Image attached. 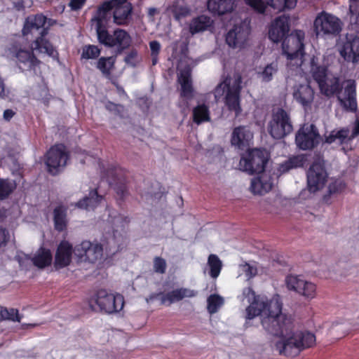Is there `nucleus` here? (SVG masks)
Listing matches in <instances>:
<instances>
[{
  "label": "nucleus",
  "mask_w": 359,
  "mask_h": 359,
  "mask_svg": "<svg viewBox=\"0 0 359 359\" xmlns=\"http://www.w3.org/2000/svg\"><path fill=\"white\" fill-rule=\"evenodd\" d=\"M283 302L278 294L269 301L255 299L246 309L247 318L261 316L262 325L269 334L286 337L276 343V349L280 355H287L292 348V320L290 316L283 313Z\"/></svg>",
  "instance_id": "1"
},
{
  "label": "nucleus",
  "mask_w": 359,
  "mask_h": 359,
  "mask_svg": "<svg viewBox=\"0 0 359 359\" xmlns=\"http://www.w3.org/2000/svg\"><path fill=\"white\" fill-rule=\"evenodd\" d=\"M111 4L108 1L102 3L97 7L92 21L95 22L99 43L107 48H116V55H121L131 46L132 37L126 30L121 28L115 29L112 34L109 32L107 24L113 11Z\"/></svg>",
  "instance_id": "2"
},
{
  "label": "nucleus",
  "mask_w": 359,
  "mask_h": 359,
  "mask_svg": "<svg viewBox=\"0 0 359 359\" xmlns=\"http://www.w3.org/2000/svg\"><path fill=\"white\" fill-rule=\"evenodd\" d=\"M268 160L266 151L260 149H250L241 158V170L250 175L261 174L251 182L250 190L255 194L263 195L271 191L273 186V178L262 173Z\"/></svg>",
  "instance_id": "3"
},
{
  "label": "nucleus",
  "mask_w": 359,
  "mask_h": 359,
  "mask_svg": "<svg viewBox=\"0 0 359 359\" xmlns=\"http://www.w3.org/2000/svg\"><path fill=\"white\" fill-rule=\"evenodd\" d=\"M323 94L327 97L336 95L340 105L346 111H355L357 109L355 81L348 79L341 84L339 79L329 76L320 86Z\"/></svg>",
  "instance_id": "4"
},
{
  "label": "nucleus",
  "mask_w": 359,
  "mask_h": 359,
  "mask_svg": "<svg viewBox=\"0 0 359 359\" xmlns=\"http://www.w3.org/2000/svg\"><path fill=\"white\" fill-rule=\"evenodd\" d=\"M46 20L47 18L42 13L28 16L25 19L22 33L23 36H27L34 30H40L39 36L33 42V49L53 57L55 54L58 53L52 43L46 39L48 33V28L44 27Z\"/></svg>",
  "instance_id": "5"
},
{
  "label": "nucleus",
  "mask_w": 359,
  "mask_h": 359,
  "mask_svg": "<svg viewBox=\"0 0 359 359\" xmlns=\"http://www.w3.org/2000/svg\"><path fill=\"white\" fill-rule=\"evenodd\" d=\"M293 316H303L307 313V306L311 299L316 294V286L314 283L306 280L302 276L293 277Z\"/></svg>",
  "instance_id": "6"
},
{
  "label": "nucleus",
  "mask_w": 359,
  "mask_h": 359,
  "mask_svg": "<svg viewBox=\"0 0 359 359\" xmlns=\"http://www.w3.org/2000/svg\"><path fill=\"white\" fill-rule=\"evenodd\" d=\"M69 153L64 144H55L45 154L47 172L51 175H58L66 166Z\"/></svg>",
  "instance_id": "7"
},
{
  "label": "nucleus",
  "mask_w": 359,
  "mask_h": 359,
  "mask_svg": "<svg viewBox=\"0 0 359 359\" xmlns=\"http://www.w3.org/2000/svg\"><path fill=\"white\" fill-rule=\"evenodd\" d=\"M129 222L130 218L127 216L119 215L114 218V223H119L121 224V232H119L118 229H115L112 235L106 238V241L102 245L107 255H114L126 247L128 241L124 229Z\"/></svg>",
  "instance_id": "8"
},
{
  "label": "nucleus",
  "mask_w": 359,
  "mask_h": 359,
  "mask_svg": "<svg viewBox=\"0 0 359 359\" xmlns=\"http://www.w3.org/2000/svg\"><path fill=\"white\" fill-rule=\"evenodd\" d=\"M241 82V76L240 75L235 79L232 85H231L230 77H226L217 88V90H218L219 88H222V93L226 91L224 97L225 104L229 111L235 112L236 116H238L242 111L240 104Z\"/></svg>",
  "instance_id": "9"
},
{
  "label": "nucleus",
  "mask_w": 359,
  "mask_h": 359,
  "mask_svg": "<svg viewBox=\"0 0 359 359\" xmlns=\"http://www.w3.org/2000/svg\"><path fill=\"white\" fill-rule=\"evenodd\" d=\"M337 48L346 62L353 64L359 62V36L357 34L340 35L337 41Z\"/></svg>",
  "instance_id": "10"
},
{
  "label": "nucleus",
  "mask_w": 359,
  "mask_h": 359,
  "mask_svg": "<svg viewBox=\"0 0 359 359\" xmlns=\"http://www.w3.org/2000/svg\"><path fill=\"white\" fill-rule=\"evenodd\" d=\"M290 30L289 18L285 15L276 18L269 30V37L274 43L283 41L282 53L288 60H292V52L289 50V45L287 43V35Z\"/></svg>",
  "instance_id": "11"
},
{
  "label": "nucleus",
  "mask_w": 359,
  "mask_h": 359,
  "mask_svg": "<svg viewBox=\"0 0 359 359\" xmlns=\"http://www.w3.org/2000/svg\"><path fill=\"white\" fill-rule=\"evenodd\" d=\"M313 29L317 36H336L341 31L342 22L336 16L323 11L316 16Z\"/></svg>",
  "instance_id": "12"
},
{
  "label": "nucleus",
  "mask_w": 359,
  "mask_h": 359,
  "mask_svg": "<svg viewBox=\"0 0 359 359\" xmlns=\"http://www.w3.org/2000/svg\"><path fill=\"white\" fill-rule=\"evenodd\" d=\"M328 177L325 161L317 155L307 172L308 187L310 191L316 192L325 186Z\"/></svg>",
  "instance_id": "13"
},
{
  "label": "nucleus",
  "mask_w": 359,
  "mask_h": 359,
  "mask_svg": "<svg viewBox=\"0 0 359 359\" xmlns=\"http://www.w3.org/2000/svg\"><path fill=\"white\" fill-rule=\"evenodd\" d=\"M102 177L106 178L109 184L113 187L116 194L123 199L126 195V170L120 166L111 164L102 170Z\"/></svg>",
  "instance_id": "14"
},
{
  "label": "nucleus",
  "mask_w": 359,
  "mask_h": 359,
  "mask_svg": "<svg viewBox=\"0 0 359 359\" xmlns=\"http://www.w3.org/2000/svg\"><path fill=\"white\" fill-rule=\"evenodd\" d=\"M91 301H93L98 306L101 311L107 313L118 312L124 305L122 295H114L103 289L98 290Z\"/></svg>",
  "instance_id": "15"
},
{
  "label": "nucleus",
  "mask_w": 359,
  "mask_h": 359,
  "mask_svg": "<svg viewBox=\"0 0 359 359\" xmlns=\"http://www.w3.org/2000/svg\"><path fill=\"white\" fill-rule=\"evenodd\" d=\"M292 129L290 117L287 112L282 108H279L273 112L272 118L268 126V131L271 136L276 140H280L288 134Z\"/></svg>",
  "instance_id": "16"
},
{
  "label": "nucleus",
  "mask_w": 359,
  "mask_h": 359,
  "mask_svg": "<svg viewBox=\"0 0 359 359\" xmlns=\"http://www.w3.org/2000/svg\"><path fill=\"white\" fill-rule=\"evenodd\" d=\"M103 245L98 243L83 241L74 247L75 255L81 261L95 263L102 257Z\"/></svg>",
  "instance_id": "17"
},
{
  "label": "nucleus",
  "mask_w": 359,
  "mask_h": 359,
  "mask_svg": "<svg viewBox=\"0 0 359 359\" xmlns=\"http://www.w3.org/2000/svg\"><path fill=\"white\" fill-rule=\"evenodd\" d=\"M9 52L16 58L20 69L31 70L40 64V60L34 55L32 50L23 49L18 43L11 44Z\"/></svg>",
  "instance_id": "18"
},
{
  "label": "nucleus",
  "mask_w": 359,
  "mask_h": 359,
  "mask_svg": "<svg viewBox=\"0 0 359 359\" xmlns=\"http://www.w3.org/2000/svg\"><path fill=\"white\" fill-rule=\"evenodd\" d=\"M320 135L314 124H304L295 137L297 145L303 150L311 149L319 142Z\"/></svg>",
  "instance_id": "19"
},
{
  "label": "nucleus",
  "mask_w": 359,
  "mask_h": 359,
  "mask_svg": "<svg viewBox=\"0 0 359 359\" xmlns=\"http://www.w3.org/2000/svg\"><path fill=\"white\" fill-rule=\"evenodd\" d=\"M74 248L67 241H62L57 245L54 260V266L60 269L68 266L72 262V256Z\"/></svg>",
  "instance_id": "20"
},
{
  "label": "nucleus",
  "mask_w": 359,
  "mask_h": 359,
  "mask_svg": "<svg viewBox=\"0 0 359 359\" xmlns=\"http://www.w3.org/2000/svg\"><path fill=\"white\" fill-rule=\"evenodd\" d=\"M305 32L301 29L293 30V66L302 67L306 55L304 46Z\"/></svg>",
  "instance_id": "21"
},
{
  "label": "nucleus",
  "mask_w": 359,
  "mask_h": 359,
  "mask_svg": "<svg viewBox=\"0 0 359 359\" xmlns=\"http://www.w3.org/2000/svg\"><path fill=\"white\" fill-rule=\"evenodd\" d=\"M103 200L104 196L99 194L97 189L95 188L90 190L88 195L78 201L76 203L75 206L79 209L87 211L94 210L100 205Z\"/></svg>",
  "instance_id": "22"
},
{
  "label": "nucleus",
  "mask_w": 359,
  "mask_h": 359,
  "mask_svg": "<svg viewBox=\"0 0 359 359\" xmlns=\"http://www.w3.org/2000/svg\"><path fill=\"white\" fill-rule=\"evenodd\" d=\"M252 138V134L245 126H238L233 129L231 142L241 150L249 147V142Z\"/></svg>",
  "instance_id": "23"
},
{
  "label": "nucleus",
  "mask_w": 359,
  "mask_h": 359,
  "mask_svg": "<svg viewBox=\"0 0 359 359\" xmlns=\"http://www.w3.org/2000/svg\"><path fill=\"white\" fill-rule=\"evenodd\" d=\"M235 6L234 0H208L207 2L208 10L218 16L231 13Z\"/></svg>",
  "instance_id": "24"
},
{
  "label": "nucleus",
  "mask_w": 359,
  "mask_h": 359,
  "mask_svg": "<svg viewBox=\"0 0 359 359\" xmlns=\"http://www.w3.org/2000/svg\"><path fill=\"white\" fill-rule=\"evenodd\" d=\"M197 292L185 287H180L173 290L163 295L161 298V304L164 305L168 303V305L174 302H180L184 297H194L196 296Z\"/></svg>",
  "instance_id": "25"
},
{
  "label": "nucleus",
  "mask_w": 359,
  "mask_h": 359,
  "mask_svg": "<svg viewBox=\"0 0 359 359\" xmlns=\"http://www.w3.org/2000/svg\"><path fill=\"white\" fill-rule=\"evenodd\" d=\"M316 341V337L308 331H299L293 334V348L297 349L298 355L302 351L312 346Z\"/></svg>",
  "instance_id": "26"
},
{
  "label": "nucleus",
  "mask_w": 359,
  "mask_h": 359,
  "mask_svg": "<svg viewBox=\"0 0 359 359\" xmlns=\"http://www.w3.org/2000/svg\"><path fill=\"white\" fill-rule=\"evenodd\" d=\"M133 10L132 4L113 8L114 22L118 26H128L132 20Z\"/></svg>",
  "instance_id": "27"
},
{
  "label": "nucleus",
  "mask_w": 359,
  "mask_h": 359,
  "mask_svg": "<svg viewBox=\"0 0 359 359\" xmlns=\"http://www.w3.org/2000/svg\"><path fill=\"white\" fill-rule=\"evenodd\" d=\"M248 32L244 30L241 25H234L226 35V43L233 48H236L240 43H243L248 36Z\"/></svg>",
  "instance_id": "28"
},
{
  "label": "nucleus",
  "mask_w": 359,
  "mask_h": 359,
  "mask_svg": "<svg viewBox=\"0 0 359 359\" xmlns=\"http://www.w3.org/2000/svg\"><path fill=\"white\" fill-rule=\"evenodd\" d=\"M53 261V255L50 250L41 247L32 258L33 264L39 269H45L50 266Z\"/></svg>",
  "instance_id": "29"
},
{
  "label": "nucleus",
  "mask_w": 359,
  "mask_h": 359,
  "mask_svg": "<svg viewBox=\"0 0 359 359\" xmlns=\"http://www.w3.org/2000/svg\"><path fill=\"white\" fill-rule=\"evenodd\" d=\"M355 137H351V133L348 128H343L339 130L334 129L325 136V142L332 144L338 141L340 144L348 143Z\"/></svg>",
  "instance_id": "30"
},
{
  "label": "nucleus",
  "mask_w": 359,
  "mask_h": 359,
  "mask_svg": "<svg viewBox=\"0 0 359 359\" xmlns=\"http://www.w3.org/2000/svg\"><path fill=\"white\" fill-rule=\"evenodd\" d=\"M53 222L55 229L59 232L64 231L67 227L68 220L67 208L62 205H58L53 210Z\"/></svg>",
  "instance_id": "31"
},
{
  "label": "nucleus",
  "mask_w": 359,
  "mask_h": 359,
  "mask_svg": "<svg viewBox=\"0 0 359 359\" xmlns=\"http://www.w3.org/2000/svg\"><path fill=\"white\" fill-rule=\"evenodd\" d=\"M293 97L302 106H309L313 100V91L309 85H300L293 93Z\"/></svg>",
  "instance_id": "32"
},
{
  "label": "nucleus",
  "mask_w": 359,
  "mask_h": 359,
  "mask_svg": "<svg viewBox=\"0 0 359 359\" xmlns=\"http://www.w3.org/2000/svg\"><path fill=\"white\" fill-rule=\"evenodd\" d=\"M212 25L210 18L204 15L194 18L189 25V32L192 35L207 30Z\"/></svg>",
  "instance_id": "33"
},
{
  "label": "nucleus",
  "mask_w": 359,
  "mask_h": 359,
  "mask_svg": "<svg viewBox=\"0 0 359 359\" xmlns=\"http://www.w3.org/2000/svg\"><path fill=\"white\" fill-rule=\"evenodd\" d=\"M115 63L116 57L114 56L100 57L96 63V68L99 69L106 78H109L115 67Z\"/></svg>",
  "instance_id": "34"
},
{
  "label": "nucleus",
  "mask_w": 359,
  "mask_h": 359,
  "mask_svg": "<svg viewBox=\"0 0 359 359\" xmlns=\"http://www.w3.org/2000/svg\"><path fill=\"white\" fill-rule=\"evenodd\" d=\"M192 117L194 123L200 125L210 121L209 107L205 104H198L193 109Z\"/></svg>",
  "instance_id": "35"
},
{
  "label": "nucleus",
  "mask_w": 359,
  "mask_h": 359,
  "mask_svg": "<svg viewBox=\"0 0 359 359\" xmlns=\"http://www.w3.org/2000/svg\"><path fill=\"white\" fill-rule=\"evenodd\" d=\"M16 186L13 180L0 179V201L7 198L16 189Z\"/></svg>",
  "instance_id": "36"
},
{
  "label": "nucleus",
  "mask_w": 359,
  "mask_h": 359,
  "mask_svg": "<svg viewBox=\"0 0 359 359\" xmlns=\"http://www.w3.org/2000/svg\"><path fill=\"white\" fill-rule=\"evenodd\" d=\"M208 265L210 267V276L213 278H217L222 268V261L218 256L214 254L210 255L208 259Z\"/></svg>",
  "instance_id": "37"
},
{
  "label": "nucleus",
  "mask_w": 359,
  "mask_h": 359,
  "mask_svg": "<svg viewBox=\"0 0 359 359\" xmlns=\"http://www.w3.org/2000/svg\"><path fill=\"white\" fill-rule=\"evenodd\" d=\"M311 72L313 79L317 82L318 86L329 76L327 68L325 66H319L311 61Z\"/></svg>",
  "instance_id": "38"
},
{
  "label": "nucleus",
  "mask_w": 359,
  "mask_h": 359,
  "mask_svg": "<svg viewBox=\"0 0 359 359\" xmlns=\"http://www.w3.org/2000/svg\"><path fill=\"white\" fill-rule=\"evenodd\" d=\"M101 53V49L96 45H86L82 48L81 58L97 59Z\"/></svg>",
  "instance_id": "39"
},
{
  "label": "nucleus",
  "mask_w": 359,
  "mask_h": 359,
  "mask_svg": "<svg viewBox=\"0 0 359 359\" xmlns=\"http://www.w3.org/2000/svg\"><path fill=\"white\" fill-rule=\"evenodd\" d=\"M208 311L210 314L215 313L223 304V299L218 294H210L208 299Z\"/></svg>",
  "instance_id": "40"
},
{
  "label": "nucleus",
  "mask_w": 359,
  "mask_h": 359,
  "mask_svg": "<svg viewBox=\"0 0 359 359\" xmlns=\"http://www.w3.org/2000/svg\"><path fill=\"white\" fill-rule=\"evenodd\" d=\"M0 315L4 320H9L13 322H20L21 320L19 311L16 309H1L0 311Z\"/></svg>",
  "instance_id": "41"
},
{
  "label": "nucleus",
  "mask_w": 359,
  "mask_h": 359,
  "mask_svg": "<svg viewBox=\"0 0 359 359\" xmlns=\"http://www.w3.org/2000/svg\"><path fill=\"white\" fill-rule=\"evenodd\" d=\"M266 6H269L276 12H280L285 8H290V0H266Z\"/></svg>",
  "instance_id": "42"
},
{
  "label": "nucleus",
  "mask_w": 359,
  "mask_h": 359,
  "mask_svg": "<svg viewBox=\"0 0 359 359\" xmlns=\"http://www.w3.org/2000/svg\"><path fill=\"white\" fill-rule=\"evenodd\" d=\"M244 1L258 13L264 14L266 11V4L263 0H244Z\"/></svg>",
  "instance_id": "43"
},
{
  "label": "nucleus",
  "mask_w": 359,
  "mask_h": 359,
  "mask_svg": "<svg viewBox=\"0 0 359 359\" xmlns=\"http://www.w3.org/2000/svg\"><path fill=\"white\" fill-rule=\"evenodd\" d=\"M154 271L160 274L165 273L167 264L165 260L161 257H155L154 258Z\"/></svg>",
  "instance_id": "44"
},
{
  "label": "nucleus",
  "mask_w": 359,
  "mask_h": 359,
  "mask_svg": "<svg viewBox=\"0 0 359 359\" xmlns=\"http://www.w3.org/2000/svg\"><path fill=\"white\" fill-rule=\"evenodd\" d=\"M277 72V65L271 63L266 66L262 72L263 81L268 82L272 79L273 74Z\"/></svg>",
  "instance_id": "45"
},
{
  "label": "nucleus",
  "mask_w": 359,
  "mask_h": 359,
  "mask_svg": "<svg viewBox=\"0 0 359 359\" xmlns=\"http://www.w3.org/2000/svg\"><path fill=\"white\" fill-rule=\"evenodd\" d=\"M180 95L182 97L191 98L193 96L194 88L192 81L186 83H182Z\"/></svg>",
  "instance_id": "46"
},
{
  "label": "nucleus",
  "mask_w": 359,
  "mask_h": 359,
  "mask_svg": "<svg viewBox=\"0 0 359 359\" xmlns=\"http://www.w3.org/2000/svg\"><path fill=\"white\" fill-rule=\"evenodd\" d=\"M172 12H173L175 18L177 20H180L182 18H184L189 15V9L186 6H175L173 8Z\"/></svg>",
  "instance_id": "47"
},
{
  "label": "nucleus",
  "mask_w": 359,
  "mask_h": 359,
  "mask_svg": "<svg viewBox=\"0 0 359 359\" xmlns=\"http://www.w3.org/2000/svg\"><path fill=\"white\" fill-rule=\"evenodd\" d=\"M105 108L109 111H113L117 115H121L123 111V106L119 104H116L111 101H107L105 104Z\"/></svg>",
  "instance_id": "48"
},
{
  "label": "nucleus",
  "mask_w": 359,
  "mask_h": 359,
  "mask_svg": "<svg viewBox=\"0 0 359 359\" xmlns=\"http://www.w3.org/2000/svg\"><path fill=\"white\" fill-rule=\"evenodd\" d=\"M190 81H191V70L188 68L182 69L178 76V82L182 85V83H186Z\"/></svg>",
  "instance_id": "49"
},
{
  "label": "nucleus",
  "mask_w": 359,
  "mask_h": 359,
  "mask_svg": "<svg viewBox=\"0 0 359 359\" xmlns=\"http://www.w3.org/2000/svg\"><path fill=\"white\" fill-rule=\"evenodd\" d=\"M10 240V234L6 228L0 226V248L5 247Z\"/></svg>",
  "instance_id": "50"
},
{
  "label": "nucleus",
  "mask_w": 359,
  "mask_h": 359,
  "mask_svg": "<svg viewBox=\"0 0 359 359\" xmlns=\"http://www.w3.org/2000/svg\"><path fill=\"white\" fill-rule=\"evenodd\" d=\"M137 56V51L135 49H132L124 57V62L126 64L130 65L133 67L135 66V63L134 62L135 59Z\"/></svg>",
  "instance_id": "51"
},
{
  "label": "nucleus",
  "mask_w": 359,
  "mask_h": 359,
  "mask_svg": "<svg viewBox=\"0 0 359 359\" xmlns=\"http://www.w3.org/2000/svg\"><path fill=\"white\" fill-rule=\"evenodd\" d=\"M86 0H70L69 6L72 11H79L85 5Z\"/></svg>",
  "instance_id": "52"
},
{
  "label": "nucleus",
  "mask_w": 359,
  "mask_h": 359,
  "mask_svg": "<svg viewBox=\"0 0 359 359\" xmlns=\"http://www.w3.org/2000/svg\"><path fill=\"white\" fill-rule=\"evenodd\" d=\"M243 271L249 278L255 276L257 274V269L247 263L243 266Z\"/></svg>",
  "instance_id": "53"
},
{
  "label": "nucleus",
  "mask_w": 359,
  "mask_h": 359,
  "mask_svg": "<svg viewBox=\"0 0 359 359\" xmlns=\"http://www.w3.org/2000/svg\"><path fill=\"white\" fill-rule=\"evenodd\" d=\"M151 55H158L161 50V44L157 41H152L149 43Z\"/></svg>",
  "instance_id": "54"
},
{
  "label": "nucleus",
  "mask_w": 359,
  "mask_h": 359,
  "mask_svg": "<svg viewBox=\"0 0 359 359\" xmlns=\"http://www.w3.org/2000/svg\"><path fill=\"white\" fill-rule=\"evenodd\" d=\"M163 295H165V294L162 292L151 293L146 298V302L147 303L150 304L156 299H159L161 301V298Z\"/></svg>",
  "instance_id": "55"
},
{
  "label": "nucleus",
  "mask_w": 359,
  "mask_h": 359,
  "mask_svg": "<svg viewBox=\"0 0 359 359\" xmlns=\"http://www.w3.org/2000/svg\"><path fill=\"white\" fill-rule=\"evenodd\" d=\"M15 112L12 109H8L4 111L3 117L4 120L9 121L14 116Z\"/></svg>",
  "instance_id": "56"
},
{
  "label": "nucleus",
  "mask_w": 359,
  "mask_h": 359,
  "mask_svg": "<svg viewBox=\"0 0 359 359\" xmlns=\"http://www.w3.org/2000/svg\"><path fill=\"white\" fill-rule=\"evenodd\" d=\"M108 1L111 2V5L113 8H116V6H125L126 4H130L128 1V0H108Z\"/></svg>",
  "instance_id": "57"
},
{
  "label": "nucleus",
  "mask_w": 359,
  "mask_h": 359,
  "mask_svg": "<svg viewBox=\"0 0 359 359\" xmlns=\"http://www.w3.org/2000/svg\"><path fill=\"white\" fill-rule=\"evenodd\" d=\"M304 161L305 158L304 156H293V167L301 166Z\"/></svg>",
  "instance_id": "58"
},
{
  "label": "nucleus",
  "mask_w": 359,
  "mask_h": 359,
  "mask_svg": "<svg viewBox=\"0 0 359 359\" xmlns=\"http://www.w3.org/2000/svg\"><path fill=\"white\" fill-rule=\"evenodd\" d=\"M5 96V83L4 80L0 77V97L4 98Z\"/></svg>",
  "instance_id": "59"
},
{
  "label": "nucleus",
  "mask_w": 359,
  "mask_h": 359,
  "mask_svg": "<svg viewBox=\"0 0 359 359\" xmlns=\"http://www.w3.org/2000/svg\"><path fill=\"white\" fill-rule=\"evenodd\" d=\"M359 135V119L356 121L355 126L351 132V137H355Z\"/></svg>",
  "instance_id": "60"
},
{
  "label": "nucleus",
  "mask_w": 359,
  "mask_h": 359,
  "mask_svg": "<svg viewBox=\"0 0 359 359\" xmlns=\"http://www.w3.org/2000/svg\"><path fill=\"white\" fill-rule=\"evenodd\" d=\"M329 193L330 194H334L338 191V188L336 183H332L329 185L328 187Z\"/></svg>",
  "instance_id": "61"
},
{
  "label": "nucleus",
  "mask_w": 359,
  "mask_h": 359,
  "mask_svg": "<svg viewBox=\"0 0 359 359\" xmlns=\"http://www.w3.org/2000/svg\"><path fill=\"white\" fill-rule=\"evenodd\" d=\"M286 284L287 287L289 290H292V275L288 274L286 276Z\"/></svg>",
  "instance_id": "62"
},
{
  "label": "nucleus",
  "mask_w": 359,
  "mask_h": 359,
  "mask_svg": "<svg viewBox=\"0 0 359 359\" xmlns=\"http://www.w3.org/2000/svg\"><path fill=\"white\" fill-rule=\"evenodd\" d=\"M41 101H42L43 104L46 107H48L49 106V102H50V97H43Z\"/></svg>",
  "instance_id": "63"
},
{
  "label": "nucleus",
  "mask_w": 359,
  "mask_h": 359,
  "mask_svg": "<svg viewBox=\"0 0 359 359\" xmlns=\"http://www.w3.org/2000/svg\"><path fill=\"white\" fill-rule=\"evenodd\" d=\"M292 168V157H289L286 163V169L290 170Z\"/></svg>",
  "instance_id": "64"
}]
</instances>
